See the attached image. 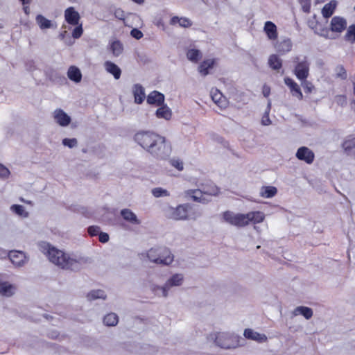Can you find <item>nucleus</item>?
Segmentation results:
<instances>
[{"label": "nucleus", "mask_w": 355, "mask_h": 355, "mask_svg": "<svg viewBox=\"0 0 355 355\" xmlns=\"http://www.w3.org/2000/svg\"><path fill=\"white\" fill-rule=\"evenodd\" d=\"M137 143L153 156L164 159L168 157L171 147L166 143L164 137L150 132H143L135 135Z\"/></svg>", "instance_id": "f257e3e1"}, {"label": "nucleus", "mask_w": 355, "mask_h": 355, "mask_svg": "<svg viewBox=\"0 0 355 355\" xmlns=\"http://www.w3.org/2000/svg\"><path fill=\"white\" fill-rule=\"evenodd\" d=\"M46 252H44L48 257L49 261L62 268H71L76 261L69 259L62 251L56 249L54 247H50L46 245Z\"/></svg>", "instance_id": "f03ea898"}, {"label": "nucleus", "mask_w": 355, "mask_h": 355, "mask_svg": "<svg viewBox=\"0 0 355 355\" xmlns=\"http://www.w3.org/2000/svg\"><path fill=\"white\" fill-rule=\"evenodd\" d=\"M149 259L156 263L168 265L173 260V256L166 248H156L150 249L148 252Z\"/></svg>", "instance_id": "7ed1b4c3"}, {"label": "nucleus", "mask_w": 355, "mask_h": 355, "mask_svg": "<svg viewBox=\"0 0 355 355\" xmlns=\"http://www.w3.org/2000/svg\"><path fill=\"white\" fill-rule=\"evenodd\" d=\"M225 221L231 225L243 227L249 224L248 214H234L230 211H226L223 214Z\"/></svg>", "instance_id": "20e7f679"}, {"label": "nucleus", "mask_w": 355, "mask_h": 355, "mask_svg": "<svg viewBox=\"0 0 355 355\" xmlns=\"http://www.w3.org/2000/svg\"><path fill=\"white\" fill-rule=\"evenodd\" d=\"M347 20L342 17L335 16L330 21L329 31L330 34L340 35L347 28Z\"/></svg>", "instance_id": "39448f33"}, {"label": "nucleus", "mask_w": 355, "mask_h": 355, "mask_svg": "<svg viewBox=\"0 0 355 355\" xmlns=\"http://www.w3.org/2000/svg\"><path fill=\"white\" fill-rule=\"evenodd\" d=\"M215 342L218 346L225 349L234 348L237 345V342L234 337L224 333H218L216 336Z\"/></svg>", "instance_id": "423d86ee"}, {"label": "nucleus", "mask_w": 355, "mask_h": 355, "mask_svg": "<svg viewBox=\"0 0 355 355\" xmlns=\"http://www.w3.org/2000/svg\"><path fill=\"white\" fill-rule=\"evenodd\" d=\"M309 64L306 60L298 62L295 66L294 73L300 80H304L309 76Z\"/></svg>", "instance_id": "0eeeda50"}, {"label": "nucleus", "mask_w": 355, "mask_h": 355, "mask_svg": "<svg viewBox=\"0 0 355 355\" xmlns=\"http://www.w3.org/2000/svg\"><path fill=\"white\" fill-rule=\"evenodd\" d=\"M80 19V14L73 7H69L64 10V19L69 24L73 26L78 25Z\"/></svg>", "instance_id": "6e6552de"}, {"label": "nucleus", "mask_w": 355, "mask_h": 355, "mask_svg": "<svg viewBox=\"0 0 355 355\" xmlns=\"http://www.w3.org/2000/svg\"><path fill=\"white\" fill-rule=\"evenodd\" d=\"M296 157L300 160L311 164L314 159V153L306 147H301L297 150Z\"/></svg>", "instance_id": "1a4fd4ad"}, {"label": "nucleus", "mask_w": 355, "mask_h": 355, "mask_svg": "<svg viewBox=\"0 0 355 355\" xmlns=\"http://www.w3.org/2000/svg\"><path fill=\"white\" fill-rule=\"evenodd\" d=\"M9 258L12 263L16 266L24 265L27 261L26 256L21 251L12 250L9 253Z\"/></svg>", "instance_id": "9d476101"}, {"label": "nucleus", "mask_w": 355, "mask_h": 355, "mask_svg": "<svg viewBox=\"0 0 355 355\" xmlns=\"http://www.w3.org/2000/svg\"><path fill=\"white\" fill-rule=\"evenodd\" d=\"M211 96L213 101L220 107V108H225L228 102L225 96L222 94V93L218 89H212L211 92Z\"/></svg>", "instance_id": "9b49d317"}, {"label": "nucleus", "mask_w": 355, "mask_h": 355, "mask_svg": "<svg viewBox=\"0 0 355 355\" xmlns=\"http://www.w3.org/2000/svg\"><path fill=\"white\" fill-rule=\"evenodd\" d=\"M164 101V94L157 91L150 92L147 96V103L150 105L159 106L163 104Z\"/></svg>", "instance_id": "f8f14e48"}, {"label": "nucleus", "mask_w": 355, "mask_h": 355, "mask_svg": "<svg viewBox=\"0 0 355 355\" xmlns=\"http://www.w3.org/2000/svg\"><path fill=\"white\" fill-rule=\"evenodd\" d=\"M54 118L61 126H67L71 122V118L63 110L58 109L54 112Z\"/></svg>", "instance_id": "ddd939ff"}, {"label": "nucleus", "mask_w": 355, "mask_h": 355, "mask_svg": "<svg viewBox=\"0 0 355 355\" xmlns=\"http://www.w3.org/2000/svg\"><path fill=\"white\" fill-rule=\"evenodd\" d=\"M263 31L268 38L271 40H275L277 38V29L276 25L268 21L265 23Z\"/></svg>", "instance_id": "4468645a"}, {"label": "nucleus", "mask_w": 355, "mask_h": 355, "mask_svg": "<svg viewBox=\"0 0 355 355\" xmlns=\"http://www.w3.org/2000/svg\"><path fill=\"white\" fill-rule=\"evenodd\" d=\"M171 218L174 220H182L187 218V207L184 205H180L175 209H173L171 213Z\"/></svg>", "instance_id": "2eb2a0df"}, {"label": "nucleus", "mask_w": 355, "mask_h": 355, "mask_svg": "<svg viewBox=\"0 0 355 355\" xmlns=\"http://www.w3.org/2000/svg\"><path fill=\"white\" fill-rule=\"evenodd\" d=\"M284 83L288 87H289L293 96H296L300 100L302 99V98H303L302 93L300 90V87L297 85V84L296 83H295L290 78H285Z\"/></svg>", "instance_id": "dca6fc26"}, {"label": "nucleus", "mask_w": 355, "mask_h": 355, "mask_svg": "<svg viewBox=\"0 0 355 355\" xmlns=\"http://www.w3.org/2000/svg\"><path fill=\"white\" fill-rule=\"evenodd\" d=\"M337 6V1L335 0H331L329 3H326L323 8H322L321 12L323 17L328 19L329 18L334 12Z\"/></svg>", "instance_id": "f3484780"}, {"label": "nucleus", "mask_w": 355, "mask_h": 355, "mask_svg": "<svg viewBox=\"0 0 355 355\" xmlns=\"http://www.w3.org/2000/svg\"><path fill=\"white\" fill-rule=\"evenodd\" d=\"M314 32L327 39H332L334 37L330 34L329 28L324 27L320 23L317 22L314 26H312Z\"/></svg>", "instance_id": "a211bd4d"}, {"label": "nucleus", "mask_w": 355, "mask_h": 355, "mask_svg": "<svg viewBox=\"0 0 355 355\" xmlns=\"http://www.w3.org/2000/svg\"><path fill=\"white\" fill-rule=\"evenodd\" d=\"M244 336L245 338L252 339L254 340H257L258 342H266L267 340V337L264 334H261L256 331H254L251 329H246L244 331Z\"/></svg>", "instance_id": "6ab92c4d"}, {"label": "nucleus", "mask_w": 355, "mask_h": 355, "mask_svg": "<svg viewBox=\"0 0 355 355\" xmlns=\"http://www.w3.org/2000/svg\"><path fill=\"white\" fill-rule=\"evenodd\" d=\"M105 67L106 71L108 73L112 74L115 79L117 80L120 78L121 71L120 68L116 64H115L114 63H113L112 62L107 61L105 63Z\"/></svg>", "instance_id": "aec40b11"}, {"label": "nucleus", "mask_w": 355, "mask_h": 355, "mask_svg": "<svg viewBox=\"0 0 355 355\" xmlns=\"http://www.w3.org/2000/svg\"><path fill=\"white\" fill-rule=\"evenodd\" d=\"M343 147L347 155L355 158V138L346 140Z\"/></svg>", "instance_id": "412c9836"}, {"label": "nucleus", "mask_w": 355, "mask_h": 355, "mask_svg": "<svg viewBox=\"0 0 355 355\" xmlns=\"http://www.w3.org/2000/svg\"><path fill=\"white\" fill-rule=\"evenodd\" d=\"M68 78L76 83H79L81 80L82 75L78 68L74 66L69 67L67 72Z\"/></svg>", "instance_id": "4be33fe9"}, {"label": "nucleus", "mask_w": 355, "mask_h": 355, "mask_svg": "<svg viewBox=\"0 0 355 355\" xmlns=\"http://www.w3.org/2000/svg\"><path fill=\"white\" fill-rule=\"evenodd\" d=\"M121 214L124 218V220L133 223V224H139L140 221L137 218V216L130 209H122Z\"/></svg>", "instance_id": "5701e85b"}, {"label": "nucleus", "mask_w": 355, "mask_h": 355, "mask_svg": "<svg viewBox=\"0 0 355 355\" xmlns=\"http://www.w3.org/2000/svg\"><path fill=\"white\" fill-rule=\"evenodd\" d=\"M35 20L41 29H47L53 26L52 21L42 15H37Z\"/></svg>", "instance_id": "b1692460"}, {"label": "nucleus", "mask_w": 355, "mask_h": 355, "mask_svg": "<svg viewBox=\"0 0 355 355\" xmlns=\"http://www.w3.org/2000/svg\"><path fill=\"white\" fill-rule=\"evenodd\" d=\"M156 116L159 119L169 120L171 118L172 112L169 107L166 105H163L157 110Z\"/></svg>", "instance_id": "393cba45"}, {"label": "nucleus", "mask_w": 355, "mask_h": 355, "mask_svg": "<svg viewBox=\"0 0 355 355\" xmlns=\"http://www.w3.org/2000/svg\"><path fill=\"white\" fill-rule=\"evenodd\" d=\"M133 93L135 103L138 104L141 103L145 97L143 87L138 85H135Z\"/></svg>", "instance_id": "a878e982"}, {"label": "nucleus", "mask_w": 355, "mask_h": 355, "mask_svg": "<svg viewBox=\"0 0 355 355\" xmlns=\"http://www.w3.org/2000/svg\"><path fill=\"white\" fill-rule=\"evenodd\" d=\"M15 292V288L12 285L6 282L0 284V294L3 296L9 297Z\"/></svg>", "instance_id": "bb28decb"}, {"label": "nucleus", "mask_w": 355, "mask_h": 355, "mask_svg": "<svg viewBox=\"0 0 355 355\" xmlns=\"http://www.w3.org/2000/svg\"><path fill=\"white\" fill-rule=\"evenodd\" d=\"M294 315L301 314L306 319H310L313 315V311L311 309L306 306H298L297 307L293 312Z\"/></svg>", "instance_id": "cd10ccee"}, {"label": "nucleus", "mask_w": 355, "mask_h": 355, "mask_svg": "<svg viewBox=\"0 0 355 355\" xmlns=\"http://www.w3.org/2000/svg\"><path fill=\"white\" fill-rule=\"evenodd\" d=\"M248 221L253 222L254 223H259L263 220L264 215L260 211H252L247 214Z\"/></svg>", "instance_id": "c85d7f7f"}, {"label": "nucleus", "mask_w": 355, "mask_h": 355, "mask_svg": "<svg viewBox=\"0 0 355 355\" xmlns=\"http://www.w3.org/2000/svg\"><path fill=\"white\" fill-rule=\"evenodd\" d=\"M268 64L273 69H279L282 66V60L277 55H271L268 59Z\"/></svg>", "instance_id": "c756f323"}, {"label": "nucleus", "mask_w": 355, "mask_h": 355, "mask_svg": "<svg viewBox=\"0 0 355 355\" xmlns=\"http://www.w3.org/2000/svg\"><path fill=\"white\" fill-rule=\"evenodd\" d=\"M214 64V60H207L204 61L199 67V72L202 76H206L208 74V69L212 68Z\"/></svg>", "instance_id": "7c9ffc66"}, {"label": "nucleus", "mask_w": 355, "mask_h": 355, "mask_svg": "<svg viewBox=\"0 0 355 355\" xmlns=\"http://www.w3.org/2000/svg\"><path fill=\"white\" fill-rule=\"evenodd\" d=\"M103 322L107 326H115L119 322V318L116 313H110L105 316Z\"/></svg>", "instance_id": "2f4dec72"}, {"label": "nucleus", "mask_w": 355, "mask_h": 355, "mask_svg": "<svg viewBox=\"0 0 355 355\" xmlns=\"http://www.w3.org/2000/svg\"><path fill=\"white\" fill-rule=\"evenodd\" d=\"M346 41L351 44L355 43V24L350 25L345 35Z\"/></svg>", "instance_id": "473e14b6"}, {"label": "nucleus", "mask_w": 355, "mask_h": 355, "mask_svg": "<svg viewBox=\"0 0 355 355\" xmlns=\"http://www.w3.org/2000/svg\"><path fill=\"white\" fill-rule=\"evenodd\" d=\"M292 43L290 40H284L279 43L277 47V51L279 53H284L291 51Z\"/></svg>", "instance_id": "72a5a7b5"}, {"label": "nucleus", "mask_w": 355, "mask_h": 355, "mask_svg": "<svg viewBox=\"0 0 355 355\" xmlns=\"http://www.w3.org/2000/svg\"><path fill=\"white\" fill-rule=\"evenodd\" d=\"M277 191L275 187H265L262 188L261 196L265 198H271L277 193Z\"/></svg>", "instance_id": "f704fd0d"}, {"label": "nucleus", "mask_w": 355, "mask_h": 355, "mask_svg": "<svg viewBox=\"0 0 355 355\" xmlns=\"http://www.w3.org/2000/svg\"><path fill=\"white\" fill-rule=\"evenodd\" d=\"M187 195L189 196L194 201L203 202L205 198H202L203 195L200 190H191L187 192Z\"/></svg>", "instance_id": "c9c22d12"}, {"label": "nucleus", "mask_w": 355, "mask_h": 355, "mask_svg": "<svg viewBox=\"0 0 355 355\" xmlns=\"http://www.w3.org/2000/svg\"><path fill=\"white\" fill-rule=\"evenodd\" d=\"M171 21L174 24L178 23L180 26L183 27H189L191 25V22L187 18H178V17H174L172 18Z\"/></svg>", "instance_id": "e433bc0d"}, {"label": "nucleus", "mask_w": 355, "mask_h": 355, "mask_svg": "<svg viewBox=\"0 0 355 355\" xmlns=\"http://www.w3.org/2000/svg\"><path fill=\"white\" fill-rule=\"evenodd\" d=\"M111 49H112V51L113 53V54L114 55H119V54H121L123 51V46L122 44L116 41V42H114L112 44V46H111Z\"/></svg>", "instance_id": "4c0bfd02"}, {"label": "nucleus", "mask_w": 355, "mask_h": 355, "mask_svg": "<svg viewBox=\"0 0 355 355\" xmlns=\"http://www.w3.org/2000/svg\"><path fill=\"white\" fill-rule=\"evenodd\" d=\"M11 209L19 216L24 217L28 216V213L25 211L24 207L21 205H14L11 207Z\"/></svg>", "instance_id": "58836bf2"}, {"label": "nucleus", "mask_w": 355, "mask_h": 355, "mask_svg": "<svg viewBox=\"0 0 355 355\" xmlns=\"http://www.w3.org/2000/svg\"><path fill=\"white\" fill-rule=\"evenodd\" d=\"M183 277L181 275H175L172 277V278L168 281V284L171 286H178L181 284Z\"/></svg>", "instance_id": "ea45409f"}, {"label": "nucleus", "mask_w": 355, "mask_h": 355, "mask_svg": "<svg viewBox=\"0 0 355 355\" xmlns=\"http://www.w3.org/2000/svg\"><path fill=\"white\" fill-rule=\"evenodd\" d=\"M200 51L195 49H191L187 53V57L191 61H197L200 57Z\"/></svg>", "instance_id": "a19ab883"}, {"label": "nucleus", "mask_w": 355, "mask_h": 355, "mask_svg": "<svg viewBox=\"0 0 355 355\" xmlns=\"http://www.w3.org/2000/svg\"><path fill=\"white\" fill-rule=\"evenodd\" d=\"M152 193L155 197L167 196L168 193L166 190L162 188H155L153 189Z\"/></svg>", "instance_id": "79ce46f5"}, {"label": "nucleus", "mask_w": 355, "mask_h": 355, "mask_svg": "<svg viewBox=\"0 0 355 355\" xmlns=\"http://www.w3.org/2000/svg\"><path fill=\"white\" fill-rule=\"evenodd\" d=\"M76 27L72 31V37L73 38L77 39V38H79L82 35L83 29L81 24L78 23V24L76 25Z\"/></svg>", "instance_id": "37998d69"}, {"label": "nucleus", "mask_w": 355, "mask_h": 355, "mask_svg": "<svg viewBox=\"0 0 355 355\" xmlns=\"http://www.w3.org/2000/svg\"><path fill=\"white\" fill-rule=\"evenodd\" d=\"M62 144L69 148H73L77 145V140L76 139H64Z\"/></svg>", "instance_id": "c03bdc74"}, {"label": "nucleus", "mask_w": 355, "mask_h": 355, "mask_svg": "<svg viewBox=\"0 0 355 355\" xmlns=\"http://www.w3.org/2000/svg\"><path fill=\"white\" fill-rule=\"evenodd\" d=\"M88 297L91 300L97 299V298H104L103 292L101 291H93L89 293Z\"/></svg>", "instance_id": "a18cd8bd"}, {"label": "nucleus", "mask_w": 355, "mask_h": 355, "mask_svg": "<svg viewBox=\"0 0 355 355\" xmlns=\"http://www.w3.org/2000/svg\"><path fill=\"white\" fill-rule=\"evenodd\" d=\"M171 163L172 166L175 167L178 171H182L183 170V163L179 159H172L171 161Z\"/></svg>", "instance_id": "49530a36"}, {"label": "nucleus", "mask_w": 355, "mask_h": 355, "mask_svg": "<svg viewBox=\"0 0 355 355\" xmlns=\"http://www.w3.org/2000/svg\"><path fill=\"white\" fill-rule=\"evenodd\" d=\"M10 175V171L3 164H0V178H6Z\"/></svg>", "instance_id": "de8ad7c7"}, {"label": "nucleus", "mask_w": 355, "mask_h": 355, "mask_svg": "<svg viewBox=\"0 0 355 355\" xmlns=\"http://www.w3.org/2000/svg\"><path fill=\"white\" fill-rule=\"evenodd\" d=\"M88 233L92 236H96L97 234L99 235L100 232V227L98 226H91L88 228Z\"/></svg>", "instance_id": "09e8293b"}, {"label": "nucleus", "mask_w": 355, "mask_h": 355, "mask_svg": "<svg viewBox=\"0 0 355 355\" xmlns=\"http://www.w3.org/2000/svg\"><path fill=\"white\" fill-rule=\"evenodd\" d=\"M131 35L136 38V39H140L143 36V33H141V31H140L139 30L137 29V28H134L131 31Z\"/></svg>", "instance_id": "8fccbe9b"}, {"label": "nucleus", "mask_w": 355, "mask_h": 355, "mask_svg": "<svg viewBox=\"0 0 355 355\" xmlns=\"http://www.w3.org/2000/svg\"><path fill=\"white\" fill-rule=\"evenodd\" d=\"M301 81H302V85L306 90V92H311L312 89H313L312 85L310 83L306 81V80H301Z\"/></svg>", "instance_id": "3c124183"}, {"label": "nucleus", "mask_w": 355, "mask_h": 355, "mask_svg": "<svg viewBox=\"0 0 355 355\" xmlns=\"http://www.w3.org/2000/svg\"><path fill=\"white\" fill-rule=\"evenodd\" d=\"M99 241L102 243H106L109 241V235L105 232L99 234Z\"/></svg>", "instance_id": "603ef678"}, {"label": "nucleus", "mask_w": 355, "mask_h": 355, "mask_svg": "<svg viewBox=\"0 0 355 355\" xmlns=\"http://www.w3.org/2000/svg\"><path fill=\"white\" fill-rule=\"evenodd\" d=\"M270 120L269 119V116H268V113H266V114L263 116L262 118V120H261V123L263 125H268L269 124H270Z\"/></svg>", "instance_id": "864d4df0"}, {"label": "nucleus", "mask_w": 355, "mask_h": 355, "mask_svg": "<svg viewBox=\"0 0 355 355\" xmlns=\"http://www.w3.org/2000/svg\"><path fill=\"white\" fill-rule=\"evenodd\" d=\"M270 93V88L268 86L264 85L263 87V94L264 96L268 97Z\"/></svg>", "instance_id": "5fc2aeb1"}, {"label": "nucleus", "mask_w": 355, "mask_h": 355, "mask_svg": "<svg viewBox=\"0 0 355 355\" xmlns=\"http://www.w3.org/2000/svg\"><path fill=\"white\" fill-rule=\"evenodd\" d=\"M310 3V1L307 2V3L303 1L302 3H301L302 4L303 10L306 12H309V10H310V3Z\"/></svg>", "instance_id": "6e6d98bb"}, {"label": "nucleus", "mask_w": 355, "mask_h": 355, "mask_svg": "<svg viewBox=\"0 0 355 355\" xmlns=\"http://www.w3.org/2000/svg\"><path fill=\"white\" fill-rule=\"evenodd\" d=\"M24 12L26 15H28L30 12L29 7L28 6H24Z\"/></svg>", "instance_id": "4d7b16f0"}, {"label": "nucleus", "mask_w": 355, "mask_h": 355, "mask_svg": "<svg viewBox=\"0 0 355 355\" xmlns=\"http://www.w3.org/2000/svg\"><path fill=\"white\" fill-rule=\"evenodd\" d=\"M132 1L137 3H139V4L143 3L144 1V0H132Z\"/></svg>", "instance_id": "13d9d810"}, {"label": "nucleus", "mask_w": 355, "mask_h": 355, "mask_svg": "<svg viewBox=\"0 0 355 355\" xmlns=\"http://www.w3.org/2000/svg\"><path fill=\"white\" fill-rule=\"evenodd\" d=\"M207 193H208V191L205 192V194H206ZM209 194L215 195V194H216V192H209Z\"/></svg>", "instance_id": "bf43d9fd"}, {"label": "nucleus", "mask_w": 355, "mask_h": 355, "mask_svg": "<svg viewBox=\"0 0 355 355\" xmlns=\"http://www.w3.org/2000/svg\"><path fill=\"white\" fill-rule=\"evenodd\" d=\"M311 0H300V3H302L303 1L307 3L309 2Z\"/></svg>", "instance_id": "052dcab7"}, {"label": "nucleus", "mask_w": 355, "mask_h": 355, "mask_svg": "<svg viewBox=\"0 0 355 355\" xmlns=\"http://www.w3.org/2000/svg\"><path fill=\"white\" fill-rule=\"evenodd\" d=\"M295 60H296V61L298 62L299 58H295Z\"/></svg>", "instance_id": "680f3d73"}]
</instances>
